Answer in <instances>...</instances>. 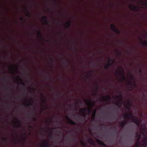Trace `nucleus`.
<instances>
[{"mask_svg": "<svg viewBox=\"0 0 147 147\" xmlns=\"http://www.w3.org/2000/svg\"><path fill=\"white\" fill-rule=\"evenodd\" d=\"M85 101L86 103L89 104L92 107L95 105V104L94 103H92L90 100H89V103H88V101L87 100H86Z\"/></svg>", "mask_w": 147, "mask_h": 147, "instance_id": "nucleus-15", "label": "nucleus"}, {"mask_svg": "<svg viewBox=\"0 0 147 147\" xmlns=\"http://www.w3.org/2000/svg\"><path fill=\"white\" fill-rule=\"evenodd\" d=\"M117 106L118 107H120V106H119V104H117Z\"/></svg>", "mask_w": 147, "mask_h": 147, "instance_id": "nucleus-45", "label": "nucleus"}, {"mask_svg": "<svg viewBox=\"0 0 147 147\" xmlns=\"http://www.w3.org/2000/svg\"><path fill=\"white\" fill-rule=\"evenodd\" d=\"M116 98L117 99H122L123 98L122 96L121 95H119L118 96H117Z\"/></svg>", "mask_w": 147, "mask_h": 147, "instance_id": "nucleus-24", "label": "nucleus"}, {"mask_svg": "<svg viewBox=\"0 0 147 147\" xmlns=\"http://www.w3.org/2000/svg\"><path fill=\"white\" fill-rule=\"evenodd\" d=\"M46 128H48V127H46Z\"/></svg>", "mask_w": 147, "mask_h": 147, "instance_id": "nucleus-58", "label": "nucleus"}, {"mask_svg": "<svg viewBox=\"0 0 147 147\" xmlns=\"http://www.w3.org/2000/svg\"><path fill=\"white\" fill-rule=\"evenodd\" d=\"M74 139H72V140H71V141H74Z\"/></svg>", "mask_w": 147, "mask_h": 147, "instance_id": "nucleus-52", "label": "nucleus"}, {"mask_svg": "<svg viewBox=\"0 0 147 147\" xmlns=\"http://www.w3.org/2000/svg\"><path fill=\"white\" fill-rule=\"evenodd\" d=\"M78 103V102H76V104H77Z\"/></svg>", "mask_w": 147, "mask_h": 147, "instance_id": "nucleus-59", "label": "nucleus"}, {"mask_svg": "<svg viewBox=\"0 0 147 147\" xmlns=\"http://www.w3.org/2000/svg\"><path fill=\"white\" fill-rule=\"evenodd\" d=\"M26 12L27 13V14H26V16H28V17H30V14L29 11L27 9H26Z\"/></svg>", "mask_w": 147, "mask_h": 147, "instance_id": "nucleus-22", "label": "nucleus"}, {"mask_svg": "<svg viewBox=\"0 0 147 147\" xmlns=\"http://www.w3.org/2000/svg\"><path fill=\"white\" fill-rule=\"evenodd\" d=\"M128 105L129 106V108H128L127 107V109H128V110H129L130 109V108L131 107V104L130 103V102H129L128 103Z\"/></svg>", "mask_w": 147, "mask_h": 147, "instance_id": "nucleus-29", "label": "nucleus"}, {"mask_svg": "<svg viewBox=\"0 0 147 147\" xmlns=\"http://www.w3.org/2000/svg\"><path fill=\"white\" fill-rule=\"evenodd\" d=\"M42 20L44 21L45 24L49 25V22L47 20V18L46 16H44L42 18Z\"/></svg>", "mask_w": 147, "mask_h": 147, "instance_id": "nucleus-9", "label": "nucleus"}, {"mask_svg": "<svg viewBox=\"0 0 147 147\" xmlns=\"http://www.w3.org/2000/svg\"><path fill=\"white\" fill-rule=\"evenodd\" d=\"M138 131L136 133V136L137 137V139L136 142V145L135 147H147V144H144L143 140L140 142V139L141 138L143 139L141 134H138Z\"/></svg>", "mask_w": 147, "mask_h": 147, "instance_id": "nucleus-3", "label": "nucleus"}, {"mask_svg": "<svg viewBox=\"0 0 147 147\" xmlns=\"http://www.w3.org/2000/svg\"><path fill=\"white\" fill-rule=\"evenodd\" d=\"M129 9L133 11H138V7L133 5H131L129 6Z\"/></svg>", "mask_w": 147, "mask_h": 147, "instance_id": "nucleus-7", "label": "nucleus"}, {"mask_svg": "<svg viewBox=\"0 0 147 147\" xmlns=\"http://www.w3.org/2000/svg\"><path fill=\"white\" fill-rule=\"evenodd\" d=\"M50 61H51V63H52V62L53 61V59L52 58H50Z\"/></svg>", "mask_w": 147, "mask_h": 147, "instance_id": "nucleus-37", "label": "nucleus"}, {"mask_svg": "<svg viewBox=\"0 0 147 147\" xmlns=\"http://www.w3.org/2000/svg\"><path fill=\"white\" fill-rule=\"evenodd\" d=\"M69 107H71V105H69Z\"/></svg>", "mask_w": 147, "mask_h": 147, "instance_id": "nucleus-49", "label": "nucleus"}, {"mask_svg": "<svg viewBox=\"0 0 147 147\" xmlns=\"http://www.w3.org/2000/svg\"><path fill=\"white\" fill-rule=\"evenodd\" d=\"M16 69H18V67H17V66H16Z\"/></svg>", "mask_w": 147, "mask_h": 147, "instance_id": "nucleus-47", "label": "nucleus"}, {"mask_svg": "<svg viewBox=\"0 0 147 147\" xmlns=\"http://www.w3.org/2000/svg\"><path fill=\"white\" fill-rule=\"evenodd\" d=\"M128 84L129 85H130V86H131V88H132V89H133L134 88V87H133V86H132V84H131V81H129L128 82Z\"/></svg>", "mask_w": 147, "mask_h": 147, "instance_id": "nucleus-25", "label": "nucleus"}, {"mask_svg": "<svg viewBox=\"0 0 147 147\" xmlns=\"http://www.w3.org/2000/svg\"><path fill=\"white\" fill-rule=\"evenodd\" d=\"M18 78L21 81V84L22 85H23L24 86H25V83L23 82V80L19 76Z\"/></svg>", "mask_w": 147, "mask_h": 147, "instance_id": "nucleus-19", "label": "nucleus"}, {"mask_svg": "<svg viewBox=\"0 0 147 147\" xmlns=\"http://www.w3.org/2000/svg\"><path fill=\"white\" fill-rule=\"evenodd\" d=\"M96 109H95L94 111V112H93V113L92 115V118L94 119V118L95 116V115H96Z\"/></svg>", "mask_w": 147, "mask_h": 147, "instance_id": "nucleus-21", "label": "nucleus"}, {"mask_svg": "<svg viewBox=\"0 0 147 147\" xmlns=\"http://www.w3.org/2000/svg\"><path fill=\"white\" fill-rule=\"evenodd\" d=\"M18 122L19 123H20V121H18Z\"/></svg>", "mask_w": 147, "mask_h": 147, "instance_id": "nucleus-56", "label": "nucleus"}, {"mask_svg": "<svg viewBox=\"0 0 147 147\" xmlns=\"http://www.w3.org/2000/svg\"><path fill=\"white\" fill-rule=\"evenodd\" d=\"M49 146L50 145L47 140H45V142L41 145L42 147H49Z\"/></svg>", "mask_w": 147, "mask_h": 147, "instance_id": "nucleus-10", "label": "nucleus"}, {"mask_svg": "<svg viewBox=\"0 0 147 147\" xmlns=\"http://www.w3.org/2000/svg\"><path fill=\"white\" fill-rule=\"evenodd\" d=\"M102 99L104 100H111V98L109 95H107L105 96H102Z\"/></svg>", "mask_w": 147, "mask_h": 147, "instance_id": "nucleus-12", "label": "nucleus"}, {"mask_svg": "<svg viewBox=\"0 0 147 147\" xmlns=\"http://www.w3.org/2000/svg\"><path fill=\"white\" fill-rule=\"evenodd\" d=\"M126 122L125 121H124V122H121L120 123V126L122 128H123L124 126H125Z\"/></svg>", "mask_w": 147, "mask_h": 147, "instance_id": "nucleus-18", "label": "nucleus"}, {"mask_svg": "<svg viewBox=\"0 0 147 147\" xmlns=\"http://www.w3.org/2000/svg\"><path fill=\"white\" fill-rule=\"evenodd\" d=\"M50 131L51 133V135H50V136H51V137H52V136L53 130H51Z\"/></svg>", "mask_w": 147, "mask_h": 147, "instance_id": "nucleus-34", "label": "nucleus"}, {"mask_svg": "<svg viewBox=\"0 0 147 147\" xmlns=\"http://www.w3.org/2000/svg\"><path fill=\"white\" fill-rule=\"evenodd\" d=\"M46 123H47L48 124V125H49V124H50V122H48V121H46Z\"/></svg>", "mask_w": 147, "mask_h": 147, "instance_id": "nucleus-38", "label": "nucleus"}, {"mask_svg": "<svg viewBox=\"0 0 147 147\" xmlns=\"http://www.w3.org/2000/svg\"><path fill=\"white\" fill-rule=\"evenodd\" d=\"M141 1L142 3V2H144L145 5H146L147 4V1Z\"/></svg>", "mask_w": 147, "mask_h": 147, "instance_id": "nucleus-30", "label": "nucleus"}, {"mask_svg": "<svg viewBox=\"0 0 147 147\" xmlns=\"http://www.w3.org/2000/svg\"><path fill=\"white\" fill-rule=\"evenodd\" d=\"M21 125V124H20V125H19L18 124L15 123V127H20Z\"/></svg>", "mask_w": 147, "mask_h": 147, "instance_id": "nucleus-27", "label": "nucleus"}, {"mask_svg": "<svg viewBox=\"0 0 147 147\" xmlns=\"http://www.w3.org/2000/svg\"><path fill=\"white\" fill-rule=\"evenodd\" d=\"M119 102V103H120V104H121V103L120 102V101Z\"/></svg>", "mask_w": 147, "mask_h": 147, "instance_id": "nucleus-51", "label": "nucleus"}, {"mask_svg": "<svg viewBox=\"0 0 147 147\" xmlns=\"http://www.w3.org/2000/svg\"><path fill=\"white\" fill-rule=\"evenodd\" d=\"M139 38L142 42V45L144 46H147V41H146L143 42L142 39L140 37H139Z\"/></svg>", "mask_w": 147, "mask_h": 147, "instance_id": "nucleus-20", "label": "nucleus"}, {"mask_svg": "<svg viewBox=\"0 0 147 147\" xmlns=\"http://www.w3.org/2000/svg\"><path fill=\"white\" fill-rule=\"evenodd\" d=\"M94 63H92V64H94Z\"/></svg>", "mask_w": 147, "mask_h": 147, "instance_id": "nucleus-57", "label": "nucleus"}, {"mask_svg": "<svg viewBox=\"0 0 147 147\" xmlns=\"http://www.w3.org/2000/svg\"><path fill=\"white\" fill-rule=\"evenodd\" d=\"M90 72H93V71H90Z\"/></svg>", "mask_w": 147, "mask_h": 147, "instance_id": "nucleus-54", "label": "nucleus"}, {"mask_svg": "<svg viewBox=\"0 0 147 147\" xmlns=\"http://www.w3.org/2000/svg\"><path fill=\"white\" fill-rule=\"evenodd\" d=\"M88 112L90 113L91 111V110L90 108H88Z\"/></svg>", "mask_w": 147, "mask_h": 147, "instance_id": "nucleus-35", "label": "nucleus"}, {"mask_svg": "<svg viewBox=\"0 0 147 147\" xmlns=\"http://www.w3.org/2000/svg\"><path fill=\"white\" fill-rule=\"evenodd\" d=\"M108 62V63L105 65L104 67L105 69L106 70L108 69L109 67L113 65L114 63V61L110 58L109 59Z\"/></svg>", "mask_w": 147, "mask_h": 147, "instance_id": "nucleus-5", "label": "nucleus"}, {"mask_svg": "<svg viewBox=\"0 0 147 147\" xmlns=\"http://www.w3.org/2000/svg\"><path fill=\"white\" fill-rule=\"evenodd\" d=\"M25 140V139H24L23 140Z\"/></svg>", "mask_w": 147, "mask_h": 147, "instance_id": "nucleus-60", "label": "nucleus"}, {"mask_svg": "<svg viewBox=\"0 0 147 147\" xmlns=\"http://www.w3.org/2000/svg\"><path fill=\"white\" fill-rule=\"evenodd\" d=\"M117 54L118 55H120L121 54V53L120 52H117Z\"/></svg>", "mask_w": 147, "mask_h": 147, "instance_id": "nucleus-36", "label": "nucleus"}, {"mask_svg": "<svg viewBox=\"0 0 147 147\" xmlns=\"http://www.w3.org/2000/svg\"><path fill=\"white\" fill-rule=\"evenodd\" d=\"M86 111V108H84L81 109L80 110V111L82 113V116L83 117H85L86 116V113H85V112Z\"/></svg>", "mask_w": 147, "mask_h": 147, "instance_id": "nucleus-11", "label": "nucleus"}, {"mask_svg": "<svg viewBox=\"0 0 147 147\" xmlns=\"http://www.w3.org/2000/svg\"><path fill=\"white\" fill-rule=\"evenodd\" d=\"M88 142L89 143L91 144H94V141L91 139H88Z\"/></svg>", "mask_w": 147, "mask_h": 147, "instance_id": "nucleus-17", "label": "nucleus"}, {"mask_svg": "<svg viewBox=\"0 0 147 147\" xmlns=\"http://www.w3.org/2000/svg\"><path fill=\"white\" fill-rule=\"evenodd\" d=\"M96 142H97V143L99 144H100L101 142V141H100L99 139H96Z\"/></svg>", "mask_w": 147, "mask_h": 147, "instance_id": "nucleus-26", "label": "nucleus"}, {"mask_svg": "<svg viewBox=\"0 0 147 147\" xmlns=\"http://www.w3.org/2000/svg\"><path fill=\"white\" fill-rule=\"evenodd\" d=\"M140 134L143 139L144 144H147V128L145 125H142Z\"/></svg>", "mask_w": 147, "mask_h": 147, "instance_id": "nucleus-2", "label": "nucleus"}, {"mask_svg": "<svg viewBox=\"0 0 147 147\" xmlns=\"http://www.w3.org/2000/svg\"><path fill=\"white\" fill-rule=\"evenodd\" d=\"M3 139L4 140H6V139H5V138H3Z\"/></svg>", "mask_w": 147, "mask_h": 147, "instance_id": "nucleus-46", "label": "nucleus"}, {"mask_svg": "<svg viewBox=\"0 0 147 147\" xmlns=\"http://www.w3.org/2000/svg\"><path fill=\"white\" fill-rule=\"evenodd\" d=\"M32 118L34 121H36V118L33 117Z\"/></svg>", "mask_w": 147, "mask_h": 147, "instance_id": "nucleus-32", "label": "nucleus"}, {"mask_svg": "<svg viewBox=\"0 0 147 147\" xmlns=\"http://www.w3.org/2000/svg\"><path fill=\"white\" fill-rule=\"evenodd\" d=\"M100 145H101L102 146H106V144H105L104 143L102 142H101Z\"/></svg>", "mask_w": 147, "mask_h": 147, "instance_id": "nucleus-28", "label": "nucleus"}, {"mask_svg": "<svg viewBox=\"0 0 147 147\" xmlns=\"http://www.w3.org/2000/svg\"><path fill=\"white\" fill-rule=\"evenodd\" d=\"M139 73L140 74H142V71L141 70H140L139 71Z\"/></svg>", "mask_w": 147, "mask_h": 147, "instance_id": "nucleus-31", "label": "nucleus"}, {"mask_svg": "<svg viewBox=\"0 0 147 147\" xmlns=\"http://www.w3.org/2000/svg\"><path fill=\"white\" fill-rule=\"evenodd\" d=\"M130 77L131 79H133V77L132 75H131Z\"/></svg>", "mask_w": 147, "mask_h": 147, "instance_id": "nucleus-41", "label": "nucleus"}, {"mask_svg": "<svg viewBox=\"0 0 147 147\" xmlns=\"http://www.w3.org/2000/svg\"><path fill=\"white\" fill-rule=\"evenodd\" d=\"M81 143L82 145L83 146L85 147L86 146V144L83 141H81Z\"/></svg>", "mask_w": 147, "mask_h": 147, "instance_id": "nucleus-23", "label": "nucleus"}, {"mask_svg": "<svg viewBox=\"0 0 147 147\" xmlns=\"http://www.w3.org/2000/svg\"><path fill=\"white\" fill-rule=\"evenodd\" d=\"M36 32L37 33V34L38 36H39L43 40L42 35L41 32L39 30H36Z\"/></svg>", "mask_w": 147, "mask_h": 147, "instance_id": "nucleus-16", "label": "nucleus"}, {"mask_svg": "<svg viewBox=\"0 0 147 147\" xmlns=\"http://www.w3.org/2000/svg\"><path fill=\"white\" fill-rule=\"evenodd\" d=\"M20 20L22 21H23L24 20V19L22 18H20Z\"/></svg>", "mask_w": 147, "mask_h": 147, "instance_id": "nucleus-39", "label": "nucleus"}, {"mask_svg": "<svg viewBox=\"0 0 147 147\" xmlns=\"http://www.w3.org/2000/svg\"><path fill=\"white\" fill-rule=\"evenodd\" d=\"M56 96H57V97H59V94H57V95H56Z\"/></svg>", "mask_w": 147, "mask_h": 147, "instance_id": "nucleus-43", "label": "nucleus"}, {"mask_svg": "<svg viewBox=\"0 0 147 147\" xmlns=\"http://www.w3.org/2000/svg\"><path fill=\"white\" fill-rule=\"evenodd\" d=\"M4 79H5V80H6V78L5 77V78H4Z\"/></svg>", "mask_w": 147, "mask_h": 147, "instance_id": "nucleus-55", "label": "nucleus"}, {"mask_svg": "<svg viewBox=\"0 0 147 147\" xmlns=\"http://www.w3.org/2000/svg\"><path fill=\"white\" fill-rule=\"evenodd\" d=\"M28 101L29 102V103L25 105V106L26 107H29L31 105H33L32 102H33V99H31V100H28Z\"/></svg>", "mask_w": 147, "mask_h": 147, "instance_id": "nucleus-13", "label": "nucleus"}, {"mask_svg": "<svg viewBox=\"0 0 147 147\" xmlns=\"http://www.w3.org/2000/svg\"><path fill=\"white\" fill-rule=\"evenodd\" d=\"M123 117V118H125V117L127 118H131L132 122L135 123L138 127L139 126L140 124L139 120L136 116H133L131 112H130L129 114L125 113Z\"/></svg>", "mask_w": 147, "mask_h": 147, "instance_id": "nucleus-1", "label": "nucleus"}, {"mask_svg": "<svg viewBox=\"0 0 147 147\" xmlns=\"http://www.w3.org/2000/svg\"><path fill=\"white\" fill-rule=\"evenodd\" d=\"M119 67L121 68V69H117V71L116 73V75H117L118 74H120L121 75H122L123 77L122 78H121V79L122 80H124L125 78L124 70L122 67L120 66Z\"/></svg>", "mask_w": 147, "mask_h": 147, "instance_id": "nucleus-4", "label": "nucleus"}, {"mask_svg": "<svg viewBox=\"0 0 147 147\" xmlns=\"http://www.w3.org/2000/svg\"><path fill=\"white\" fill-rule=\"evenodd\" d=\"M29 127H30V128H31L32 127V126L31 125H30L29 126Z\"/></svg>", "mask_w": 147, "mask_h": 147, "instance_id": "nucleus-48", "label": "nucleus"}, {"mask_svg": "<svg viewBox=\"0 0 147 147\" xmlns=\"http://www.w3.org/2000/svg\"><path fill=\"white\" fill-rule=\"evenodd\" d=\"M98 87H96V89L97 92L98 91Z\"/></svg>", "mask_w": 147, "mask_h": 147, "instance_id": "nucleus-44", "label": "nucleus"}, {"mask_svg": "<svg viewBox=\"0 0 147 147\" xmlns=\"http://www.w3.org/2000/svg\"><path fill=\"white\" fill-rule=\"evenodd\" d=\"M80 119V121H82V120L81 119Z\"/></svg>", "mask_w": 147, "mask_h": 147, "instance_id": "nucleus-53", "label": "nucleus"}, {"mask_svg": "<svg viewBox=\"0 0 147 147\" xmlns=\"http://www.w3.org/2000/svg\"><path fill=\"white\" fill-rule=\"evenodd\" d=\"M67 119V121L68 123L72 125H76V123L74 122L73 121L71 120L69 117L67 116H66L65 117Z\"/></svg>", "mask_w": 147, "mask_h": 147, "instance_id": "nucleus-8", "label": "nucleus"}, {"mask_svg": "<svg viewBox=\"0 0 147 147\" xmlns=\"http://www.w3.org/2000/svg\"><path fill=\"white\" fill-rule=\"evenodd\" d=\"M71 22L70 21H69L68 22H67L65 25V27L66 28H67L69 27H70L71 26Z\"/></svg>", "mask_w": 147, "mask_h": 147, "instance_id": "nucleus-14", "label": "nucleus"}, {"mask_svg": "<svg viewBox=\"0 0 147 147\" xmlns=\"http://www.w3.org/2000/svg\"><path fill=\"white\" fill-rule=\"evenodd\" d=\"M9 68L11 70H12L13 67H9Z\"/></svg>", "mask_w": 147, "mask_h": 147, "instance_id": "nucleus-40", "label": "nucleus"}, {"mask_svg": "<svg viewBox=\"0 0 147 147\" xmlns=\"http://www.w3.org/2000/svg\"><path fill=\"white\" fill-rule=\"evenodd\" d=\"M111 30L116 34H119L120 33V31L116 28L115 25L113 24H111L110 25Z\"/></svg>", "mask_w": 147, "mask_h": 147, "instance_id": "nucleus-6", "label": "nucleus"}, {"mask_svg": "<svg viewBox=\"0 0 147 147\" xmlns=\"http://www.w3.org/2000/svg\"><path fill=\"white\" fill-rule=\"evenodd\" d=\"M94 94H95V95H97V93H96Z\"/></svg>", "mask_w": 147, "mask_h": 147, "instance_id": "nucleus-50", "label": "nucleus"}, {"mask_svg": "<svg viewBox=\"0 0 147 147\" xmlns=\"http://www.w3.org/2000/svg\"><path fill=\"white\" fill-rule=\"evenodd\" d=\"M42 101L44 103H46V100L45 99H43V100H42Z\"/></svg>", "mask_w": 147, "mask_h": 147, "instance_id": "nucleus-33", "label": "nucleus"}, {"mask_svg": "<svg viewBox=\"0 0 147 147\" xmlns=\"http://www.w3.org/2000/svg\"><path fill=\"white\" fill-rule=\"evenodd\" d=\"M51 1H56L57 0H51Z\"/></svg>", "mask_w": 147, "mask_h": 147, "instance_id": "nucleus-42", "label": "nucleus"}]
</instances>
